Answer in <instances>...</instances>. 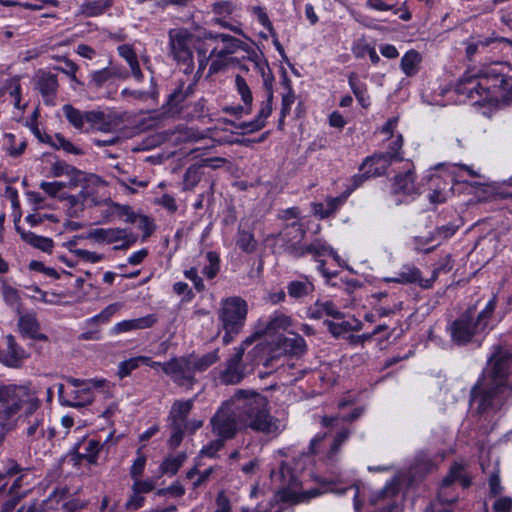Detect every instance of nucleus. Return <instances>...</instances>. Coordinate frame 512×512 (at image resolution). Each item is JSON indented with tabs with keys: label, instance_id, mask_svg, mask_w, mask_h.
Instances as JSON below:
<instances>
[{
	"label": "nucleus",
	"instance_id": "f8f14e48",
	"mask_svg": "<svg viewBox=\"0 0 512 512\" xmlns=\"http://www.w3.org/2000/svg\"><path fill=\"white\" fill-rule=\"evenodd\" d=\"M391 192L395 196L394 202L397 205L406 202L408 197L414 198L419 195V187L415 182V174L412 168H408L404 173L395 176Z\"/></svg>",
	"mask_w": 512,
	"mask_h": 512
},
{
	"label": "nucleus",
	"instance_id": "f704fd0d",
	"mask_svg": "<svg viewBox=\"0 0 512 512\" xmlns=\"http://www.w3.org/2000/svg\"><path fill=\"white\" fill-rule=\"evenodd\" d=\"M422 58L418 51L411 49L407 51L401 58L400 66L403 73L412 77L417 74L419 69V64Z\"/></svg>",
	"mask_w": 512,
	"mask_h": 512
},
{
	"label": "nucleus",
	"instance_id": "473e14b6",
	"mask_svg": "<svg viewBox=\"0 0 512 512\" xmlns=\"http://www.w3.org/2000/svg\"><path fill=\"white\" fill-rule=\"evenodd\" d=\"M125 230L122 228H97L89 233V238L107 244L119 242L125 237Z\"/></svg>",
	"mask_w": 512,
	"mask_h": 512
},
{
	"label": "nucleus",
	"instance_id": "a19ab883",
	"mask_svg": "<svg viewBox=\"0 0 512 512\" xmlns=\"http://www.w3.org/2000/svg\"><path fill=\"white\" fill-rule=\"evenodd\" d=\"M63 114L68 122L77 130H85V112L73 107L71 104H65L62 107Z\"/></svg>",
	"mask_w": 512,
	"mask_h": 512
},
{
	"label": "nucleus",
	"instance_id": "0e129e2a",
	"mask_svg": "<svg viewBox=\"0 0 512 512\" xmlns=\"http://www.w3.org/2000/svg\"><path fill=\"white\" fill-rule=\"evenodd\" d=\"M132 492L148 493L155 488V481L153 479L142 480L140 477L133 478Z\"/></svg>",
	"mask_w": 512,
	"mask_h": 512
},
{
	"label": "nucleus",
	"instance_id": "c756f323",
	"mask_svg": "<svg viewBox=\"0 0 512 512\" xmlns=\"http://www.w3.org/2000/svg\"><path fill=\"white\" fill-rule=\"evenodd\" d=\"M117 52L129 65L131 75L135 80L141 82L144 76L139 65L137 54L133 47L129 44H122L117 47Z\"/></svg>",
	"mask_w": 512,
	"mask_h": 512
},
{
	"label": "nucleus",
	"instance_id": "79ce46f5",
	"mask_svg": "<svg viewBox=\"0 0 512 512\" xmlns=\"http://www.w3.org/2000/svg\"><path fill=\"white\" fill-rule=\"evenodd\" d=\"M313 290V284L307 279L301 281H291L287 285V293L291 298L294 299H301L309 295Z\"/></svg>",
	"mask_w": 512,
	"mask_h": 512
},
{
	"label": "nucleus",
	"instance_id": "e2e57ef3",
	"mask_svg": "<svg viewBox=\"0 0 512 512\" xmlns=\"http://www.w3.org/2000/svg\"><path fill=\"white\" fill-rule=\"evenodd\" d=\"M123 304L121 303H113L105 307L98 315L94 316L91 321L94 322H106L108 321L114 314H116L121 308Z\"/></svg>",
	"mask_w": 512,
	"mask_h": 512
},
{
	"label": "nucleus",
	"instance_id": "9b49d317",
	"mask_svg": "<svg viewBox=\"0 0 512 512\" xmlns=\"http://www.w3.org/2000/svg\"><path fill=\"white\" fill-rule=\"evenodd\" d=\"M465 54L469 61H472L478 54L496 49H510L512 42L502 37H482L479 35L471 36L464 41Z\"/></svg>",
	"mask_w": 512,
	"mask_h": 512
},
{
	"label": "nucleus",
	"instance_id": "5701e85b",
	"mask_svg": "<svg viewBox=\"0 0 512 512\" xmlns=\"http://www.w3.org/2000/svg\"><path fill=\"white\" fill-rule=\"evenodd\" d=\"M445 456V452H442L436 458L432 457L428 451L420 450L415 455L414 462L411 467V472L414 474V476H423L436 468L437 459H439V461H443Z\"/></svg>",
	"mask_w": 512,
	"mask_h": 512
},
{
	"label": "nucleus",
	"instance_id": "cd10ccee",
	"mask_svg": "<svg viewBox=\"0 0 512 512\" xmlns=\"http://www.w3.org/2000/svg\"><path fill=\"white\" fill-rule=\"evenodd\" d=\"M324 324L327 326L328 331L336 338L345 335L348 332L360 331L362 329V322L355 317H350L341 322H334L325 320Z\"/></svg>",
	"mask_w": 512,
	"mask_h": 512
},
{
	"label": "nucleus",
	"instance_id": "13d9d810",
	"mask_svg": "<svg viewBox=\"0 0 512 512\" xmlns=\"http://www.w3.org/2000/svg\"><path fill=\"white\" fill-rule=\"evenodd\" d=\"M226 441L227 440L222 437L212 440L201 449V455L209 458L216 457L217 452L224 447Z\"/></svg>",
	"mask_w": 512,
	"mask_h": 512
},
{
	"label": "nucleus",
	"instance_id": "aec40b11",
	"mask_svg": "<svg viewBox=\"0 0 512 512\" xmlns=\"http://www.w3.org/2000/svg\"><path fill=\"white\" fill-rule=\"evenodd\" d=\"M276 349L285 355L301 357L307 352V343L298 333L289 332L287 336L278 337Z\"/></svg>",
	"mask_w": 512,
	"mask_h": 512
},
{
	"label": "nucleus",
	"instance_id": "b1692460",
	"mask_svg": "<svg viewBox=\"0 0 512 512\" xmlns=\"http://www.w3.org/2000/svg\"><path fill=\"white\" fill-rule=\"evenodd\" d=\"M7 348L0 353V360L8 367H19L21 362L27 358V354L23 348L17 345L14 337L8 335L6 337Z\"/></svg>",
	"mask_w": 512,
	"mask_h": 512
},
{
	"label": "nucleus",
	"instance_id": "dca6fc26",
	"mask_svg": "<svg viewBox=\"0 0 512 512\" xmlns=\"http://www.w3.org/2000/svg\"><path fill=\"white\" fill-rule=\"evenodd\" d=\"M306 230L299 221L287 224L279 234L285 251L292 257L301 252L299 249L303 245Z\"/></svg>",
	"mask_w": 512,
	"mask_h": 512
},
{
	"label": "nucleus",
	"instance_id": "de8ad7c7",
	"mask_svg": "<svg viewBox=\"0 0 512 512\" xmlns=\"http://www.w3.org/2000/svg\"><path fill=\"white\" fill-rule=\"evenodd\" d=\"M5 141H6L5 145L7 146L8 153L14 157L20 156L24 152V150L27 146L26 140L20 139L17 142L16 136L11 133H8L5 135Z\"/></svg>",
	"mask_w": 512,
	"mask_h": 512
},
{
	"label": "nucleus",
	"instance_id": "4468645a",
	"mask_svg": "<svg viewBox=\"0 0 512 512\" xmlns=\"http://www.w3.org/2000/svg\"><path fill=\"white\" fill-rule=\"evenodd\" d=\"M35 89L40 93L44 104L48 106L56 105L58 93V77L49 71L40 69L34 76Z\"/></svg>",
	"mask_w": 512,
	"mask_h": 512
},
{
	"label": "nucleus",
	"instance_id": "49530a36",
	"mask_svg": "<svg viewBox=\"0 0 512 512\" xmlns=\"http://www.w3.org/2000/svg\"><path fill=\"white\" fill-rule=\"evenodd\" d=\"M235 88L237 93L239 94L243 104L252 106L253 104V95L252 91L247 84L246 80L240 76L236 75L235 77Z\"/></svg>",
	"mask_w": 512,
	"mask_h": 512
},
{
	"label": "nucleus",
	"instance_id": "1a4fd4ad",
	"mask_svg": "<svg viewBox=\"0 0 512 512\" xmlns=\"http://www.w3.org/2000/svg\"><path fill=\"white\" fill-rule=\"evenodd\" d=\"M301 252L297 253L294 258H301L310 255L315 262H318V270L323 274L324 277L330 279L335 276L334 273H330L325 269V260L327 256H331L334 260L338 261L339 256L337 252L321 238H315L309 243H303L299 249Z\"/></svg>",
	"mask_w": 512,
	"mask_h": 512
},
{
	"label": "nucleus",
	"instance_id": "f3484780",
	"mask_svg": "<svg viewBox=\"0 0 512 512\" xmlns=\"http://www.w3.org/2000/svg\"><path fill=\"white\" fill-rule=\"evenodd\" d=\"M456 481H459L464 488L471 485V478L465 473L464 465L458 462H455L450 467L449 473L442 480V484L438 492V498L442 503H453L456 501V497L449 498L447 496V490Z\"/></svg>",
	"mask_w": 512,
	"mask_h": 512
},
{
	"label": "nucleus",
	"instance_id": "603ef678",
	"mask_svg": "<svg viewBox=\"0 0 512 512\" xmlns=\"http://www.w3.org/2000/svg\"><path fill=\"white\" fill-rule=\"evenodd\" d=\"M349 436L350 431L348 429H343L336 434L333 443L331 444V447L327 453L328 460L333 461L335 459L341 449V446L348 440Z\"/></svg>",
	"mask_w": 512,
	"mask_h": 512
},
{
	"label": "nucleus",
	"instance_id": "8fccbe9b",
	"mask_svg": "<svg viewBox=\"0 0 512 512\" xmlns=\"http://www.w3.org/2000/svg\"><path fill=\"white\" fill-rule=\"evenodd\" d=\"M141 361L148 360L145 358H141L140 356H137L120 362L118 365L117 375L121 379L129 376L132 373V371H134L141 365Z\"/></svg>",
	"mask_w": 512,
	"mask_h": 512
},
{
	"label": "nucleus",
	"instance_id": "4c0bfd02",
	"mask_svg": "<svg viewBox=\"0 0 512 512\" xmlns=\"http://www.w3.org/2000/svg\"><path fill=\"white\" fill-rule=\"evenodd\" d=\"M193 368L196 372H203L215 364L219 359L218 349L208 352L202 356L190 355Z\"/></svg>",
	"mask_w": 512,
	"mask_h": 512
},
{
	"label": "nucleus",
	"instance_id": "5fc2aeb1",
	"mask_svg": "<svg viewBox=\"0 0 512 512\" xmlns=\"http://www.w3.org/2000/svg\"><path fill=\"white\" fill-rule=\"evenodd\" d=\"M201 179L200 168L196 166H190L184 174V189H193Z\"/></svg>",
	"mask_w": 512,
	"mask_h": 512
},
{
	"label": "nucleus",
	"instance_id": "6e6552de",
	"mask_svg": "<svg viewBox=\"0 0 512 512\" xmlns=\"http://www.w3.org/2000/svg\"><path fill=\"white\" fill-rule=\"evenodd\" d=\"M234 406L231 405V398L224 402L211 418L212 431L217 437H222L226 440L235 437L240 423L238 417L233 410Z\"/></svg>",
	"mask_w": 512,
	"mask_h": 512
},
{
	"label": "nucleus",
	"instance_id": "9d476101",
	"mask_svg": "<svg viewBox=\"0 0 512 512\" xmlns=\"http://www.w3.org/2000/svg\"><path fill=\"white\" fill-rule=\"evenodd\" d=\"M162 370L178 385H192L195 382V371L190 355L165 362Z\"/></svg>",
	"mask_w": 512,
	"mask_h": 512
},
{
	"label": "nucleus",
	"instance_id": "e433bc0d",
	"mask_svg": "<svg viewBox=\"0 0 512 512\" xmlns=\"http://www.w3.org/2000/svg\"><path fill=\"white\" fill-rule=\"evenodd\" d=\"M114 216L124 218V221L128 223H135L137 220V215L133 212L132 208L129 205H121L112 202L108 206V209L106 210L104 217L106 219H110L111 217Z\"/></svg>",
	"mask_w": 512,
	"mask_h": 512
},
{
	"label": "nucleus",
	"instance_id": "72a5a7b5",
	"mask_svg": "<svg viewBox=\"0 0 512 512\" xmlns=\"http://www.w3.org/2000/svg\"><path fill=\"white\" fill-rule=\"evenodd\" d=\"M27 424L26 439L30 445L45 437L44 414H36L32 419H27Z\"/></svg>",
	"mask_w": 512,
	"mask_h": 512
},
{
	"label": "nucleus",
	"instance_id": "052dcab7",
	"mask_svg": "<svg viewBox=\"0 0 512 512\" xmlns=\"http://www.w3.org/2000/svg\"><path fill=\"white\" fill-rule=\"evenodd\" d=\"M56 69L66 74L70 78L71 82L73 83L71 85L73 89H76L75 85H82V82L76 76L78 66L73 61L66 59L65 67H57Z\"/></svg>",
	"mask_w": 512,
	"mask_h": 512
},
{
	"label": "nucleus",
	"instance_id": "58836bf2",
	"mask_svg": "<svg viewBox=\"0 0 512 512\" xmlns=\"http://www.w3.org/2000/svg\"><path fill=\"white\" fill-rule=\"evenodd\" d=\"M186 459L187 454L185 452H180L175 456H169L165 458L159 468L161 474L175 475L180 467L184 464Z\"/></svg>",
	"mask_w": 512,
	"mask_h": 512
},
{
	"label": "nucleus",
	"instance_id": "680f3d73",
	"mask_svg": "<svg viewBox=\"0 0 512 512\" xmlns=\"http://www.w3.org/2000/svg\"><path fill=\"white\" fill-rule=\"evenodd\" d=\"M101 444L99 441L96 440H89L87 444L84 447V452L81 454V456L89 463H95L97 460V455L100 451Z\"/></svg>",
	"mask_w": 512,
	"mask_h": 512
},
{
	"label": "nucleus",
	"instance_id": "338daca9",
	"mask_svg": "<svg viewBox=\"0 0 512 512\" xmlns=\"http://www.w3.org/2000/svg\"><path fill=\"white\" fill-rule=\"evenodd\" d=\"M253 15L257 18V21L267 29L268 33L274 30L272 22L269 19V16L266 12V9L261 6H254L252 8Z\"/></svg>",
	"mask_w": 512,
	"mask_h": 512
},
{
	"label": "nucleus",
	"instance_id": "20e7f679",
	"mask_svg": "<svg viewBox=\"0 0 512 512\" xmlns=\"http://www.w3.org/2000/svg\"><path fill=\"white\" fill-rule=\"evenodd\" d=\"M497 304V295L493 294L477 315H475L476 305L468 306L457 319L448 325L447 331L451 340L459 346L466 345L472 342L477 335L485 333L490 329L489 325Z\"/></svg>",
	"mask_w": 512,
	"mask_h": 512
},
{
	"label": "nucleus",
	"instance_id": "393cba45",
	"mask_svg": "<svg viewBox=\"0 0 512 512\" xmlns=\"http://www.w3.org/2000/svg\"><path fill=\"white\" fill-rule=\"evenodd\" d=\"M18 328L24 337L36 340H47L46 335L40 333V324L33 313L20 315Z\"/></svg>",
	"mask_w": 512,
	"mask_h": 512
},
{
	"label": "nucleus",
	"instance_id": "7ed1b4c3",
	"mask_svg": "<svg viewBox=\"0 0 512 512\" xmlns=\"http://www.w3.org/2000/svg\"><path fill=\"white\" fill-rule=\"evenodd\" d=\"M460 94L479 103L502 99L512 101V76H507L495 67L488 68L477 76H464L457 87Z\"/></svg>",
	"mask_w": 512,
	"mask_h": 512
},
{
	"label": "nucleus",
	"instance_id": "f03ea898",
	"mask_svg": "<svg viewBox=\"0 0 512 512\" xmlns=\"http://www.w3.org/2000/svg\"><path fill=\"white\" fill-rule=\"evenodd\" d=\"M231 405L238 417L240 428L270 437H278L285 424L271 414L268 399L254 391L238 390L231 397Z\"/></svg>",
	"mask_w": 512,
	"mask_h": 512
},
{
	"label": "nucleus",
	"instance_id": "a878e982",
	"mask_svg": "<svg viewBox=\"0 0 512 512\" xmlns=\"http://www.w3.org/2000/svg\"><path fill=\"white\" fill-rule=\"evenodd\" d=\"M155 322L156 318L154 315H147L136 319L123 320L114 325V327L112 328V332L114 334H120L133 330L146 329L153 326Z\"/></svg>",
	"mask_w": 512,
	"mask_h": 512
},
{
	"label": "nucleus",
	"instance_id": "c03bdc74",
	"mask_svg": "<svg viewBox=\"0 0 512 512\" xmlns=\"http://www.w3.org/2000/svg\"><path fill=\"white\" fill-rule=\"evenodd\" d=\"M2 90L10 95L15 108H23L21 106V84L18 77L7 79L2 86Z\"/></svg>",
	"mask_w": 512,
	"mask_h": 512
},
{
	"label": "nucleus",
	"instance_id": "ddd939ff",
	"mask_svg": "<svg viewBox=\"0 0 512 512\" xmlns=\"http://www.w3.org/2000/svg\"><path fill=\"white\" fill-rule=\"evenodd\" d=\"M193 38L195 40L194 50L198 60V72H203L213 57L214 50L217 49V46L214 45L216 44L214 32L205 29L199 30L197 33H193Z\"/></svg>",
	"mask_w": 512,
	"mask_h": 512
},
{
	"label": "nucleus",
	"instance_id": "09e8293b",
	"mask_svg": "<svg viewBox=\"0 0 512 512\" xmlns=\"http://www.w3.org/2000/svg\"><path fill=\"white\" fill-rule=\"evenodd\" d=\"M453 268V260L450 254L442 256L435 264L432 272L431 285L438 278L440 274H446Z\"/></svg>",
	"mask_w": 512,
	"mask_h": 512
},
{
	"label": "nucleus",
	"instance_id": "bb28decb",
	"mask_svg": "<svg viewBox=\"0 0 512 512\" xmlns=\"http://www.w3.org/2000/svg\"><path fill=\"white\" fill-rule=\"evenodd\" d=\"M16 231L24 242L43 252L50 253L54 247V242L49 237L36 235L35 233L27 231L20 226H16Z\"/></svg>",
	"mask_w": 512,
	"mask_h": 512
},
{
	"label": "nucleus",
	"instance_id": "2eb2a0df",
	"mask_svg": "<svg viewBox=\"0 0 512 512\" xmlns=\"http://www.w3.org/2000/svg\"><path fill=\"white\" fill-rule=\"evenodd\" d=\"M236 10L237 5L233 1L219 0L214 2L211 5V12L214 15V17L211 19V23L214 25H219L222 28L229 29L238 35H244L242 29L239 26L233 25L229 21V18L235 13Z\"/></svg>",
	"mask_w": 512,
	"mask_h": 512
},
{
	"label": "nucleus",
	"instance_id": "39448f33",
	"mask_svg": "<svg viewBox=\"0 0 512 512\" xmlns=\"http://www.w3.org/2000/svg\"><path fill=\"white\" fill-rule=\"evenodd\" d=\"M247 313V302L241 297L232 296L221 301L217 314L220 327L225 332L222 339L225 345L229 344L242 331Z\"/></svg>",
	"mask_w": 512,
	"mask_h": 512
},
{
	"label": "nucleus",
	"instance_id": "a211bd4d",
	"mask_svg": "<svg viewBox=\"0 0 512 512\" xmlns=\"http://www.w3.org/2000/svg\"><path fill=\"white\" fill-rule=\"evenodd\" d=\"M93 385L73 389L65 392L63 384H57V392L62 405L68 407H84L93 401Z\"/></svg>",
	"mask_w": 512,
	"mask_h": 512
},
{
	"label": "nucleus",
	"instance_id": "423d86ee",
	"mask_svg": "<svg viewBox=\"0 0 512 512\" xmlns=\"http://www.w3.org/2000/svg\"><path fill=\"white\" fill-rule=\"evenodd\" d=\"M403 145V137L398 134L389 144L388 151L385 153L374 154L373 156L367 157L361 169L364 170L363 175L353 177L355 187L360 185L362 178L378 177L386 173L387 168L394 161L403 160L401 154V147Z\"/></svg>",
	"mask_w": 512,
	"mask_h": 512
},
{
	"label": "nucleus",
	"instance_id": "7c9ffc66",
	"mask_svg": "<svg viewBox=\"0 0 512 512\" xmlns=\"http://www.w3.org/2000/svg\"><path fill=\"white\" fill-rule=\"evenodd\" d=\"M308 315L313 319H321L325 316H330L335 319L343 318V313L331 301H317L308 310Z\"/></svg>",
	"mask_w": 512,
	"mask_h": 512
},
{
	"label": "nucleus",
	"instance_id": "bf43d9fd",
	"mask_svg": "<svg viewBox=\"0 0 512 512\" xmlns=\"http://www.w3.org/2000/svg\"><path fill=\"white\" fill-rule=\"evenodd\" d=\"M120 118L115 114H105L104 119L100 120L96 126V130L102 132H111L116 129L119 124Z\"/></svg>",
	"mask_w": 512,
	"mask_h": 512
},
{
	"label": "nucleus",
	"instance_id": "2f4dec72",
	"mask_svg": "<svg viewBox=\"0 0 512 512\" xmlns=\"http://www.w3.org/2000/svg\"><path fill=\"white\" fill-rule=\"evenodd\" d=\"M292 325V319L281 311L274 312L268 319L264 333L266 335H274L281 331H287Z\"/></svg>",
	"mask_w": 512,
	"mask_h": 512
},
{
	"label": "nucleus",
	"instance_id": "c9c22d12",
	"mask_svg": "<svg viewBox=\"0 0 512 512\" xmlns=\"http://www.w3.org/2000/svg\"><path fill=\"white\" fill-rule=\"evenodd\" d=\"M348 83L353 91L358 103L363 107L367 108L370 106V97L367 93V85L361 82L355 73H351L348 77Z\"/></svg>",
	"mask_w": 512,
	"mask_h": 512
},
{
	"label": "nucleus",
	"instance_id": "f257e3e1",
	"mask_svg": "<svg viewBox=\"0 0 512 512\" xmlns=\"http://www.w3.org/2000/svg\"><path fill=\"white\" fill-rule=\"evenodd\" d=\"M512 351L501 345L492 347L486 368L471 387L469 401L479 415L491 416L512 396Z\"/></svg>",
	"mask_w": 512,
	"mask_h": 512
},
{
	"label": "nucleus",
	"instance_id": "774afa93",
	"mask_svg": "<svg viewBox=\"0 0 512 512\" xmlns=\"http://www.w3.org/2000/svg\"><path fill=\"white\" fill-rule=\"evenodd\" d=\"M39 187L49 196L55 197L66 187V184L64 182H60V181H53V182L42 181L39 184Z\"/></svg>",
	"mask_w": 512,
	"mask_h": 512
},
{
	"label": "nucleus",
	"instance_id": "412c9836",
	"mask_svg": "<svg viewBox=\"0 0 512 512\" xmlns=\"http://www.w3.org/2000/svg\"><path fill=\"white\" fill-rule=\"evenodd\" d=\"M215 45L213 56L228 57L239 50L247 51L248 45L240 39L225 33H215Z\"/></svg>",
	"mask_w": 512,
	"mask_h": 512
},
{
	"label": "nucleus",
	"instance_id": "37998d69",
	"mask_svg": "<svg viewBox=\"0 0 512 512\" xmlns=\"http://www.w3.org/2000/svg\"><path fill=\"white\" fill-rule=\"evenodd\" d=\"M29 472L20 474L12 483L7 490L8 493L16 496L21 495V499H24L29 494L32 482L29 480Z\"/></svg>",
	"mask_w": 512,
	"mask_h": 512
},
{
	"label": "nucleus",
	"instance_id": "3c124183",
	"mask_svg": "<svg viewBox=\"0 0 512 512\" xmlns=\"http://www.w3.org/2000/svg\"><path fill=\"white\" fill-rule=\"evenodd\" d=\"M208 265L202 270L203 274L208 279H213L217 276L220 269V259L216 252L209 251L206 254Z\"/></svg>",
	"mask_w": 512,
	"mask_h": 512
},
{
	"label": "nucleus",
	"instance_id": "6e6d98bb",
	"mask_svg": "<svg viewBox=\"0 0 512 512\" xmlns=\"http://www.w3.org/2000/svg\"><path fill=\"white\" fill-rule=\"evenodd\" d=\"M272 104H273V92L267 94V99L261 103L260 110L255 117L258 122L261 123L263 128L266 125L267 118L272 113Z\"/></svg>",
	"mask_w": 512,
	"mask_h": 512
},
{
	"label": "nucleus",
	"instance_id": "ea45409f",
	"mask_svg": "<svg viewBox=\"0 0 512 512\" xmlns=\"http://www.w3.org/2000/svg\"><path fill=\"white\" fill-rule=\"evenodd\" d=\"M44 141V139H42ZM52 147L56 149H63L65 152L74 154V155H82L83 151L79 147H76L72 142L67 140L61 134H55L52 136H46L45 139Z\"/></svg>",
	"mask_w": 512,
	"mask_h": 512
},
{
	"label": "nucleus",
	"instance_id": "0eeeda50",
	"mask_svg": "<svg viewBox=\"0 0 512 512\" xmlns=\"http://www.w3.org/2000/svg\"><path fill=\"white\" fill-rule=\"evenodd\" d=\"M169 49L172 58L185 66V73H191L194 69V38L193 33L186 28H174L168 32Z\"/></svg>",
	"mask_w": 512,
	"mask_h": 512
},
{
	"label": "nucleus",
	"instance_id": "4be33fe9",
	"mask_svg": "<svg viewBox=\"0 0 512 512\" xmlns=\"http://www.w3.org/2000/svg\"><path fill=\"white\" fill-rule=\"evenodd\" d=\"M385 281L399 284H418L422 288H430L431 280L423 279L420 270L411 265H404L394 277L386 278Z\"/></svg>",
	"mask_w": 512,
	"mask_h": 512
},
{
	"label": "nucleus",
	"instance_id": "864d4df0",
	"mask_svg": "<svg viewBox=\"0 0 512 512\" xmlns=\"http://www.w3.org/2000/svg\"><path fill=\"white\" fill-rule=\"evenodd\" d=\"M89 77V85L96 89L102 88L109 80L112 79L108 67L91 72Z\"/></svg>",
	"mask_w": 512,
	"mask_h": 512
},
{
	"label": "nucleus",
	"instance_id": "c85d7f7f",
	"mask_svg": "<svg viewBox=\"0 0 512 512\" xmlns=\"http://www.w3.org/2000/svg\"><path fill=\"white\" fill-rule=\"evenodd\" d=\"M193 405V399L175 401L169 414L170 423L189 426L187 417L192 410Z\"/></svg>",
	"mask_w": 512,
	"mask_h": 512
},
{
	"label": "nucleus",
	"instance_id": "69168bd1",
	"mask_svg": "<svg viewBox=\"0 0 512 512\" xmlns=\"http://www.w3.org/2000/svg\"><path fill=\"white\" fill-rule=\"evenodd\" d=\"M186 99L185 93H184V85L180 84L172 94L169 95L168 98V105L171 110H178V107L181 105V103Z\"/></svg>",
	"mask_w": 512,
	"mask_h": 512
},
{
	"label": "nucleus",
	"instance_id": "a18cd8bd",
	"mask_svg": "<svg viewBox=\"0 0 512 512\" xmlns=\"http://www.w3.org/2000/svg\"><path fill=\"white\" fill-rule=\"evenodd\" d=\"M237 247L245 253H253L257 247V241L250 231L239 229L236 239Z\"/></svg>",
	"mask_w": 512,
	"mask_h": 512
},
{
	"label": "nucleus",
	"instance_id": "6ab92c4d",
	"mask_svg": "<svg viewBox=\"0 0 512 512\" xmlns=\"http://www.w3.org/2000/svg\"><path fill=\"white\" fill-rule=\"evenodd\" d=\"M244 351L243 346L235 348L234 355L227 360L226 367L220 371L219 379L221 383L226 385L237 384L244 378L245 375L241 366Z\"/></svg>",
	"mask_w": 512,
	"mask_h": 512
},
{
	"label": "nucleus",
	"instance_id": "4d7b16f0",
	"mask_svg": "<svg viewBox=\"0 0 512 512\" xmlns=\"http://www.w3.org/2000/svg\"><path fill=\"white\" fill-rule=\"evenodd\" d=\"M170 428L171 436L169 439V445L174 449L182 442L184 434L188 430V426L170 423Z\"/></svg>",
	"mask_w": 512,
	"mask_h": 512
}]
</instances>
